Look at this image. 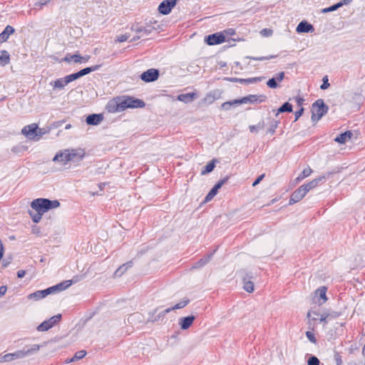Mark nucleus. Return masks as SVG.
<instances>
[{
  "label": "nucleus",
  "instance_id": "nucleus-1",
  "mask_svg": "<svg viewBox=\"0 0 365 365\" xmlns=\"http://www.w3.org/2000/svg\"><path fill=\"white\" fill-rule=\"evenodd\" d=\"M145 103L143 101L130 96H120L110 100L106 110L110 113H120L127 108H143Z\"/></svg>",
  "mask_w": 365,
  "mask_h": 365
},
{
  "label": "nucleus",
  "instance_id": "nucleus-2",
  "mask_svg": "<svg viewBox=\"0 0 365 365\" xmlns=\"http://www.w3.org/2000/svg\"><path fill=\"white\" fill-rule=\"evenodd\" d=\"M86 152L84 149L80 148L64 149L56 154L53 158V161L59 162L65 165L68 162H79L84 158Z\"/></svg>",
  "mask_w": 365,
  "mask_h": 365
},
{
  "label": "nucleus",
  "instance_id": "nucleus-3",
  "mask_svg": "<svg viewBox=\"0 0 365 365\" xmlns=\"http://www.w3.org/2000/svg\"><path fill=\"white\" fill-rule=\"evenodd\" d=\"M60 206V202L57 200H51L46 198H37L31 202V207L38 211L47 212L48 210L56 208Z\"/></svg>",
  "mask_w": 365,
  "mask_h": 365
},
{
  "label": "nucleus",
  "instance_id": "nucleus-4",
  "mask_svg": "<svg viewBox=\"0 0 365 365\" xmlns=\"http://www.w3.org/2000/svg\"><path fill=\"white\" fill-rule=\"evenodd\" d=\"M328 111V106L322 99H318L312 106V120L319 121Z\"/></svg>",
  "mask_w": 365,
  "mask_h": 365
},
{
  "label": "nucleus",
  "instance_id": "nucleus-5",
  "mask_svg": "<svg viewBox=\"0 0 365 365\" xmlns=\"http://www.w3.org/2000/svg\"><path fill=\"white\" fill-rule=\"evenodd\" d=\"M264 96H257L256 95H250L247 97L242 98L241 99H236L232 101L225 102L222 104V108L224 110H229L232 106L239 105L242 103H255V102H262L264 101Z\"/></svg>",
  "mask_w": 365,
  "mask_h": 365
},
{
  "label": "nucleus",
  "instance_id": "nucleus-6",
  "mask_svg": "<svg viewBox=\"0 0 365 365\" xmlns=\"http://www.w3.org/2000/svg\"><path fill=\"white\" fill-rule=\"evenodd\" d=\"M38 125L36 123L24 126L21 130V133L29 140H36Z\"/></svg>",
  "mask_w": 365,
  "mask_h": 365
},
{
  "label": "nucleus",
  "instance_id": "nucleus-7",
  "mask_svg": "<svg viewBox=\"0 0 365 365\" xmlns=\"http://www.w3.org/2000/svg\"><path fill=\"white\" fill-rule=\"evenodd\" d=\"M205 42L210 46L217 45L225 41V36L223 33H215L205 37Z\"/></svg>",
  "mask_w": 365,
  "mask_h": 365
},
{
  "label": "nucleus",
  "instance_id": "nucleus-8",
  "mask_svg": "<svg viewBox=\"0 0 365 365\" xmlns=\"http://www.w3.org/2000/svg\"><path fill=\"white\" fill-rule=\"evenodd\" d=\"M160 73L158 69L150 68L140 75V79L146 83L153 82L159 77Z\"/></svg>",
  "mask_w": 365,
  "mask_h": 365
},
{
  "label": "nucleus",
  "instance_id": "nucleus-9",
  "mask_svg": "<svg viewBox=\"0 0 365 365\" xmlns=\"http://www.w3.org/2000/svg\"><path fill=\"white\" fill-rule=\"evenodd\" d=\"M331 173H328L327 174L321 175L315 179L309 181L308 183L302 185V187L305 189V190L308 192L309 190L316 187L320 182L325 181L327 179L329 178Z\"/></svg>",
  "mask_w": 365,
  "mask_h": 365
},
{
  "label": "nucleus",
  "instance_id": "nucleus-10",
  "mask_svg": "<svg viewBox=\"0 0 365 365\" xmlns=\"http://www.w3.org/2000/svg\"><path fill=\"white\" fill-rule=\"evenodd\" d=\"M176 4L177 0H164L158 6V11L163 15H168Z\"/></svg>",
  "mask_w": 365,
  "mask_h": 365
},
{
  "label": "nucleus",
  "instance_id": "nucleus-11",
  "mask_svg": "<svg viewBox=\"0 0 365 365\" xmlns=\"http://www.w3.org/2000/svg\"><path fill=\"white\" fill-rule=\"evenodd\" d=\"M78 281V277L77 276H75L71 280H66L56 285L51 287V289H52L53 293L62 292L68 288L69 287H71L73 283L77 282Z\"/></svg>",
  "mask_w": 365,
  "mask_h": 365
},
{
  "label": "nucleus",
  "instance_id": "nucleus-12",
  "mask_svg": "<svg viewBox=\"0 0 365 365\" xmlns=\"http://www.w3.org/2000/svg\"><path fill=\"white\" fill-rule=\"evenodd\" d=\"M307 192L301 185L298 189L292 192L289 200V205H293L296 202H299L306 195Z\"/></svg>",
  "mask_w": 365,
  "mask_h": 365
},
{
  "label": "nucleus",
  "instance_id": "nucleus-13",
  "mask_svg": "<svg viewBox=\"0 0 365 365\" xmlns=\"http://www.w3.org/2000/svg\"><path fill=\"white\" fill-rule=\"evenodd\" d=\"M160 26L158 25V27H155L153 26H139L138 25H133L130 28L131 31L140 34L143 33V34L148 36L153 31H156L159 29Z\"/></svg>",
  "mask_w": 365,
  "mask_h": 365
},
{
  "label": "nucleus",
  "instance_id": "nucleus-14",
  "mask_svg": "<svg viewBox=\"0 0 365 365\" xmlns=\"http://www.w3.org/2000/svg\"><path fill=\"white\" fill-rule=\"evenodd\" d=\"M42 346H43V345H38V344H33L30 346H26L23 348V349L19 350V351H20V354H22V359H23L26 356H31V355L36 354L39 351L40 348Z\"/></svg>",
  "mask_w": 365,
  "mask_h": 365
},
{
  "label": "nucleus",
  "instance_id": "nucleus-15",
  "mask_svg": "<svg viewBox=\"0 0 365 365\" xmlns=\"http://www.w3.org/2000/svg\"><path fill=\"white\" fill-rule=\"evenodd\" d=\"M19 359H22V354H20L19 350H18L14 353L0 355V363L9 362Z\"/></svg>",
  "mask_w": 365,
  "mask_h": 365
},
{
  "label": "nucleus",
  "instance_id": "nucleus-16",
  "mask_svg": "<svg viewBox=\"0 0 365 365\" xmlns=\"http://www.w3.org/2000/svg\"><path fill=\"white\" fill-rule=\"evenodd\" d=\"M215 250L212 252L210 253L207 256L203 257L200 260L193 264L191 267L190 269H197L203 267L205 264H207L211 259L212 255H214Z\"/></svg>",
  "mask_w": 365,
  "mask_h": 365
},
{
  "label": "nucleus",
  "instance_id": "nucleus-17",
  "mask_svg": "<svg viewBox=\"0 0 365 365\" xmlns=\"http://www.w3.org/2000/svg\"><path fill=\"white\" fill-rule=\"evenodd\" d=\"M103 115L99 114H91L87 116L86 122L88 125H97L103 120Z\"/></svg>",
  "mask_w": 365,
  "mask_h": 365
},
{
  "label": "nucleus",
  "instance_id": "nucleus-18",
  "mask_svg": "<svg viewBox=\"0 0 365 365\" xmlns=\"http://www.w3.org/2000/svg\"><path fill=\"white\" fill-rule=\"evenodd\" d=\"M314 26L306 21H301L297 26L296 31L297 33H309L314 31Z\"/></svg>",
  "mask_w": 365,
  "mask_h": 365
},
{
  "label": "nucleus",
  "instance_id": "nucleus-19",
  "mask_svg": "<svg viewBox=\"0 0 365 365\" xmlns=\"http://www.w3.org/2000/svg\"><path fill=\"white\" fill-rule=\"evenodd\" d=\"M195 319V317L194 316H188L186 317H182L179 319V325L180 326V328L182 329H183V330L187 329L192 326Z\"/></svg>",
  "mask_w": 365,
  "mask_h": 365
},
{
  "label": "nucleus",
  "instance_id": "nucleus-20",
  "mask_svg": "<svg viewBox=\"0 0 365 365\" xmlns=\"http://www.w3.org/2000/svg\"><path fill=\"white\" fill-rule=\"evenodd\" d=\"M15 31V29L13 26L10 25H7L4 30L0 34V42H5L8 40L10 35L13 34Z\"/></svg>",
  "mask_w": 365,
  "mask_h": 365
},
{
  "label": "nucleus",
  "instance_id": "nucleus-21",
  "mask_svg": "<svg viewBox=\"0 0 365 365\" xmlns=\"http://www.w3.org/2000/svg\"><path fill=\"white\" fill-rule=\"evenodd\" d=\"M189 302L190 300L188 299H185L180 301L179 303L176 304L175 306L162 311V315L165 316V314H167L168 313L170 312L173 310L182 309L185 307L189 303Z\"/></svg>",
  "mask_w": 365,
  "mask_h": 365
},
{
  "label": "nucleus",
  "instance_id": "nucleus-22",
  "mask_svg": "<svg viewBox=\"0 0 365 365\" xmlns=\"http://www.w3.org/2000/svg\"><path fill=\"white\" fill-rule=\"evenodd\" d=\"M197 98V93H182L178 96V99L185 103H190Z\"/></svg>",
  "mask_w": 365,
  "mask_h": 365
},
{
  "label": "nucleus",
  "instance_id": "nucleus-23",
  "mask_svg": "<svg viewBox=\"0 0 365 365\" xmlns=\"http://www.w3.org/2000/svg\"><path fill=\"white\" fill-rule=\"evenodd\" d=\"M132 266H133L132 261L128 262L122 264L114 272V277H120V276H122L125 272V271L128 268L132 267Z\"/></svg>",
  "mask_w": 365,
  "mask_h": 365
},
{
  "label": "nucleus",
  "instance_id": "nucleus-24",
  "mask_svg": "<svg viewBox=\"0 0 365 365\" xmlns=\"http://www.w3.org/2000/svg\"><path fill=\"white\" fill-rule=\"evenodd\" d=\"M69 82L67 81L66 76H65L63 78H58L53 82H51V85L53 87V88L62 89Z\"/></svg>",
  "mask_w": 365,
  "mask_h": 365
},
{
  "label": "nucleus",
  "instance_id": "nucleus-25",
  "mask_svg": "<svg viewBox=\"0 0 365 365\" xmlns=\"http://www.w3.org/2000/svg\"><path fill=\"white\" fill-rule=\"evenodd\" d=\"M352 135H353V133L351 131H346V132L339 135L335 138L334 140L339 143L344 144L347 141L348 139H350Z\"/></svg>",
  "mask_w": 365,
  "mask_h": 365
},
{
  "label": "nucleus",
  "instance_id": "nucleus-26",
  "mask_svg": "<svg viewBox=\"0 0 365 365\" xmlns=\"http://www.w3.org/2000/svg\"><path fill=\"white\" fill-rule=\"evenodd\" d=\"M10 61V55L6 50L0 51V66L7 65Z\"/></svg>",
  "mask_w": 365,
  "mask_h": 365
},
{
  "label": "nucleus",
  "instance_id": "nucleus-27",
  "mask_svg": "<svg viewBox=\"0 0 365 365\" xmlns=\"http://www.w3.org/2000/svg\"><path fill=\"white\" fill-rule=\"evenodd\" d=\"M312 173V170L307 167L305 169L303 170V171L299 175V176L295 179L297 182H300L303 179L309 177Z\"/></svg>",
  "mask_w": 365,
  "mask_h": 365
},
{
  "label": "nucleus",
  "instance_id": "nucleus-28",
  "mask_svg": "<svg viewBox=\"0 0 365 365\" xmlns=\"http://www.w3.org/2000/svg\"><path fill=\"white\" fill-rule=\"evenodd\" d=\"M327 288L326 287H321L316 290V294L319 295V298L322 299V302L324 303L327 300V297L326 295Z\"/></svg>",
  "mask_w": 365,
  "mask_h": 365
},
{
  "label": "nucleus",
  "instance_id": "nucleus-29",
  "mask_svg": "<svg viewBox=\"0 0 365 365\" xmlns=\"http://www.w3.org/2000/svg\"><path fill=\"white\" fill-rule=\"evenodd\" d=\"M215 167V160H212L210 163H208L201 171L202 175H206L210 172H212Z\"/></svg>",
  "mask_w": 365,
  "mask_h": 365
},
{
  "label": "nucleus",
  "instance_id": "nucleus-30",
  "mask_svg": "<svg viewBox=\"0 0 365 365\" xmlns=\"http://www.w3.org/2000/svg\"><path fill=\"white\" fill-rule=\"evenodd\" d=\"M292 106L289 102L284 103L282 106H280L278 108L277 115L279 113H284V112H292Z\"/></svg>",
  "mask_w": 365,
  "mask_h": 365
},
{
  "label": "nucleus",
  "instance_id": "nucleus-31",
  "mask_svg": "<svg viewBox=\"0 0 365 365\" xmlns=\"http://www.w3.org/2000/svg\"><path fill=\"white\" fill-rule=\"evenodd\" d=\"M81 58V56L78 53L73 55L67 54L64 58V61L66 62H71V61L73 60L75 63H79Z\"/></svg>",
  "mask_w": 365,
  "mask_h": 365
},
{
  "label": "nucleus",
  "instance_id": "nucleus-32",
  "mask_svg": "<svg viewBox=\"0 0 365 365\" xmlns=\"http://www.w3.org/2000/svg\"><path fill=\"white\" fill-rule=\"evenodd\" d=\"M101 65H94L91 67H87L85 68L81 69L82 73L85 76L87 75L93 71H96L98 70L101 68Z\"/></svg>",
  "mask_w": 365,
  "mask_h": 365
},
{
  "label": "nucleus",
  "instance_id": "nucleus-33",
  "mask_svg": "<svg viewBox=\"0 0 365 365\" xmlns=\"http://www.w3.org/2000/svg\"><path fill=\"white\" fill-rule=\"evenodd\" d=\"M52 328L47 320H45L37 327L38 331H46Z\"/></svg>",
  "mask_w": 365,
  "mask_h": 365
},
{
  "label": "nucleus",
  "instance_id": "nucleus-34",
  "mask_svg": "<svg viewBox=\"0 0 365 365\" xmlns=\"http://www.w3.org/2000/svg\"><path fill=\"white\" fill-rule=\"evenodd\" d=\"M86 354V351L84 350H81L79 351H77L72 359H70L69 362L77 361L79 359H83Z\"/></svg>",
  "mask_w": 365,
  "mask_h": 365
},
{
  "label": "nucleus",
  "instance_id": "nucleus-35",
  "mask_svg": "<svg viewBox=\"0 0 365 365\" xmlns=\"http://www.w3.org/2000/svg\"><path fill=\"white\" fill-rule=\"evenodd\" d=\"M28 299H33V300H35V301H38L39 299H43V297L41 295V291L38 290V291H36V292L30 294L28 296Z\"/></svg>",
  "mask_w": 365,
  "mask_h": 365
},
{
  "label": "nucleus",
  "instance_id": "nucleus-36",
  "mask_svg": "<svg viewBox=\"0 0 365 365\" xmlns=\"http://www.w3.org/2000/svg\"><path fill=\"white\" fill-rule=\"evenodd\" d=\"M50 132L49 128H38L37 131L36 140H38L43 135L47 134Z\"/></svg>",
  "mask_w": 365,
  "mask_h": 365
},
{
  "label": "nucleus",
  "instance_id": "nucleus-37",
  "mask_svg": "<svg viewBox=\"0 0 365 365\" xmlns=\"http://www.w3.org/2000/svg\"><path fill=\"white\" fill-rule=\"evenodd\" d=\"M61 319V314H58L55 316H53L50 319H48L47 321L51 325V327H53L56 323H58Z\"/></svg>",
  "mask_w": 365,
  "mask_h": 365
},
{
  "label": "nucleus",
  "instance_id": "nucleus-38",
  "mask_svg": "<svg viewBox=\"0 0 365 365\" xmlns=\"http://www.w3.org/2000/svg\"><path fill=\"white\" fill-rule=\"evenodd\" d=\"M244 289L249 293L254 292V283L252 281H247L244 283Z\"/></svg>",
  "mask_w": 365,
  "mask_h": 365
},
{
  "label": "nucleus",
  "instance_id": "nucleus-39",
  "mask_svg": "<svg viewBox=\"0 0 365 365\" xmlns=\"http://www.w3.org/2000/svg\"><path fill=\"white\" fill-rule=\"evenodd\" d=\"M37 212L36 214L32 215L31 213H30L31 217H32V220L34 222H38L41 218H42V215L43 213H44L45 212L44 211H38V210H36Z\"/></svg>",
  "mask_w": 365,
  "mask_h": 365
},
{
  "label": "nucleus",
  "instance_id": "nucleus-40",
  "mask_svg": "<svg viewBox=\"0 0 365 365\" xmlns=\"http://www.w3.org/2000/svg\"><path fill=\"white\" fill-rule=\"evenodd\" d=\"M279 122L278 120H272L270 128H268L267 132L270 134H274L275 130L279 125Z\"/></svg>",
  "mask_w": 365,
  "mask_h": 365
},
{
  "label": "nucleus",
  "instance_id": "nucleus-41",
  "mask_svg": "<svg viewBox=\"0 0 365 365\" xmlns=\"http://www.w3.org/2000/svg\"><path fill=\"white\" fill-rule=\"evenodd\" d=\"M329 320L338 318L341 315V312L336 311H329L326 312Z\"/></svg>",
  "mask_w": 365,
  "mask_h": 365
},
{
  "label": "nucleus",
  "instance_id": "nucleus-42",
  "mask_svg": "<svg viewBox=\"0 0 365 365\" xmlns=\"http://www.w3.org/2000/svg\"><path fill=\"white\" fill-rule=\"evenodd\" d=\"M217 192L214 190L213 188L211 189V190L208 192V194L206 195L205 198V202H207L210 201L216 195Z\"/></svg>",
  "mask_w": 365,
  "mask_h": 365
},
{
  "label": "nucleus",
  "instance_id": "nucleus-43",
  "mask_svg": "<svg viewBox=\"0 0 365 365\" xmlns=\"http://www.w3.org/2000/svg\"><path fill=\"white\" fill-rule=\"evenodd\" d=\"M277 56H260V57H252V56H247V58L252 59L255 61H264V60H269L272 58H275Z\"/></svg>",
  "mask_w": 365,
  "mask_h": 365
},
{
  "label": "nucleus",
  "instance_id": "nucleus-44",
  "mask_svg": "<svg viewBox=\"0 0 365 365\" xmlns=\"http://www.w3.org/2000/svg\"><path fill=\"white\" fill-rule=\"evenodd\" d=\"M228 177H226L217 182V183L212 187L214 190H215L217 192L220 188L222 187V186L227 181Z\"/></svg>",
  "mask_w": 365,
  "mask_h": 365
},
{
  "label": "nucleus",
  "instance_id": "nucleus-45",
  "mask_svg": "<svg viewBox=\"0 0 365 365\" xmlns=\"http://www.w3.org/2000/svg\"><path fill=\"white\" fill-rule=\"evenodd\" d=\"M339 8V4H338L337 3L329 6V7H327V8H325L322 10V12L323 13H328V12H331V11H336V9H338Z\"/></svg>",
  "mask_w": 365,
  "mask_h": 365
},
{
  "label": "nucleus",
  "instance_id": "nucleus-46",
  "mask_svg": "<svg viewBox=\"0 0 365 365\" xmlns=\"http://www.w3.org/2000/svg\"><path fill=\"white\" fill-rule=\"evenodd\" d=\"M308 365H319V360L317 357L312 356L307 361Z\"/></svg>",
  "mask_w": 365,
  "mask_h": 365
},
{
  "label": "nucleus",
  "instance_id": "nucleus-47",
  "mask_svg": "<svg viewBox=\"0 0 365 365\" xmlns=\"http://www.w3.org/2000/svg\"><path fill=\"white\" fill-rule=\"evenodd\" d=\"M267 85L270 88H276L277 87V82L276 81V79L274 78H272L268 80V81L267 82Z\"/></svg>",
  "mask_w": 365,
  "mask_h": 365
},
{
  "label": "nucleus",
  "instance_id": "nucleus-48",
  "mask_svg": "<svg viewBox=\"0 0 365 365\" xmlns=\"http://www.w3.org/2000/svg\"><path fill=\"white\" fill-rule=\"evenodd\" d=\"M306 336L307 337V339L312 342V343H314L315 344L317 342V339H316V337L314 336V334L312 332V331H307L306 332Z\"/></svg>",
  "mask_w": 365,
  "mask_h": 365
},
{
  "label": "nucleus",
  "instance_id": "nucleus-49",
  "mask_svg": "<svg viewBox=\"0 0 365 365\" xmlns=\"http://www.w3.org/2000/svg\"><path fill=\"white\" fill-rule=\"evenodd\" d=\"M352 98L355 100L357 104H359L362 101V96L360 93H352Z\"/></svg>",
  "mask_w": 365,
  "mask_h": 365
},
{
  "label": "nucleus",
  "instance_id": "nucleus-50",
  "mask_svg": "<svg viewBox=\"0 0 365 365\" xmlns=\"http://www.w3.org/2000/svg\"><path fill=\"white\" fill-rule=\"evenodd\" d=\"M329 86V83L328 82V77L326 76L323 78V83L320 86V88L322 90H325Z\"/></svg>",
  "mask_w": 365,
  "mask_h": 365
},
{
  "label": "nucleus",
  "instance_id": "nucleus-51",
  "mask_svg": "<svg viewBox=\"0 0 365 365\" xmlns=\"http://www.w3.org/2000/svg\"><path fill=\"white\" fill-rule=\"evenodd\" d=\"M40 291H41L43 298L46 297L48 294H53L52 289H51V287L46 289L40 290Z\"/></svg>",
  "mask_w": 365,
  "mask_h": 365
},
{
  "label": "nucleus",
  "instance_id": "nucleus-52",
  "mask_svg": "<svg viewBox=\"0 0 365 365\" xmlns=\"http://www.w3.org/2000/svg\"><path fill=\"white\" fill-rule=\"evenodd\" d=\"M263 124L259 123L257 125H250L249 128L251 133L257 132L258 129L262 128Z\"/></svg>",
  "mask_w": 365,
  "mask_h": 365
},
{
  "label": "nucleus",
  "instance_id": "nucleus-53",
  "mask_svg": "<svg viewBox=\"0 0 365 365\" xmlns=\"http://www.w3.org/2000/svg\"><path fill=\"white\" fill-rule=\"evenodd\" d=\"M129 36H130V35H128V34H123V35L118 36L117 37L116 41H118V42L126 41L128 39Z\"/></svg>",
  "mask_w": 365,
  "mask_h": 365
},
{
  "label": "nucleus",
  "instance_id": "nucleus-54",
  "mask_svg": "<svg viewBox=\"0 0 365 365\" xmlns=\"http://www.w3.org/2000/svg\"><path fill=\"white\" fill-rule=\"evenodd\" d=\"M67 81L70 83L73 81H75L78 78V75L76 73H71L70 75L66 76Z\"/></svg>",
  "mask_w": 365,
  "mask_h": 365
},
{
  "label": "nucleus",
  "instance_id": "nucleus-55",
  "mask_svg": "<svg viewBox=\"0 0 365 365\" xmlns=\"http://www.w3.org/2000/svg\"><path fill=\"white\" fill-rule=\"evenodd\" d=\"M284 73L279 72V73H277L275 75V76H274L273 78H275L276 81L278 83V82H280L282 81V79L284 78Z\"/></svg>",
  "mask_w": 365,
  "mask_h": 365
},
{
  "label": "nucleus",
  "instance_id": "nucleus-56",
  "mask_svg": "<svg viewBox=\"0 0 365 365\" xmlns=\"http://www.w3.org/2000/svg\"><path fill=\"white\" fill-rule=\"evenodd\" d=\"M320 322H324V324H327V322L329 320V318H328V316L326 312H324L322 313V314H320V319H319Z\"/></svg>",
  "mask_w": 365,
  "mask_h": 365
},
{
  "label": "nucleus",
  "instance_id": "nucleus-57",
  "mask_svg": "<svg viewBox=\"0 0 365 365\" xmlns=\"http://www.w3.org/2000/svg\"><path fill=\"white\" fill-rule=\"evenodd\" d=\"M49 2L50 0L39 1L35 3V6H38L40 9H41L43 6L46 5Z\"/></svg>",
  "mask_w": 365,
  "mask_h": 365
},
{
  "label": "nucleus",
  "instance_id": "nucleus-58",
  "mask_svg": "<svg viewBox=\"0 0 365 365\" xmlns=\"http://www.w3.org/2000/svg\"><path fill=\"white\" fill-rule=\"evenodd\" d=\"M303 112H304V108H301L299 110H297L294 113V116H295L294 121H296L299 119V118L302 115Z\"/></svg>",
  "mask_w": 365,
  "mask_h": 365
},
{
  "label": "nucleus",
  "instance_id": "nucleus-59",
  "mask_svg": "<svg viewBox=\"0 0 365 365\" xmlns=\"http://www.w3.org/2000/svg\"><path fill=\"white\" fill-rule=\"evenodd\" d=\"M222 33L226 34L227 35H229V36H232V35L235 34V31L233 29H228L224 30V31Z\"/></svg>",
  "mask_w": 365,
  "mask_h": 365
},
{
  "label": "nucleus",
  "instance_id": "nucleus-60",
  "mask_svg": "<svg viewBox=\"0 0 365 365\" xmlns=\"http://www.w3.org/2000/svg\"><path fill=\"white\" fill-rule=\"evenodd\" d=\"M264 174L259 175L252 183V186H256L264 178Z\"/></svg>",
  "mask_w": 365,
  "mask_h": 365
},
{
  "label": "nucleus",
  "instance_id": "nucleus-61",
  "mask_svg": "<svg viewBox=\"0 0 365 365\" xmlns=\"http://www.w3.org/2000/svg\"><path fill=\"white\" fill-rule=\"evenodd\" d=\"M7 291V287L6 286L0 287V298L3 297Z\"/></svg>",
  "mask_w": 365,
  "mask_h": 365
},
{
  "label": "nucleus",
  "instance_id": "nucleus-62",
  "mask_svg": "<svg viewBox=\"0 0 365 365\" xmlns=\"http://www.w3.org/2000/svg\"><path fill=\"white\" fill-rule=\"evenodd\" d=\"M351 1H352V0H341L337 4H339V8H340V7H341L344 5L349 4Z\"/></svg>",
  "mask_w": 365,
  "mask_h": 365
},
{
  "label": "nucleus",
  "instance_id": "nucleus-63",
  "mask_svg": "<svg viewBox=\"0 0 365 365\" xmlns=\"http://www.w3.org/2000/svg\"><path fill=\"white\" fill-rule=\"evenodd\" d=\"M261 34L269 36L272 34V31L271 29H264L262 30Z\"/></svg>",
  "mask_w": 365,
  "mask_h": 365
},
{
  "label": "nucleus",
  "instance_id": "nucleus-64",
  "mask_svg": "<svg viewBox=\"0 0 365 365\" xmlns=\"http://www.w3.org/2000/svg\"><path fill=\"white\" fill-rule=\"evenodd\" d=\"M335 360H336V365H341L342 360H341V356L339 354H336L335 356Z\"/></svg>",
  "mask_w": 365,
  "mask_h": 365
}]
</instances>
